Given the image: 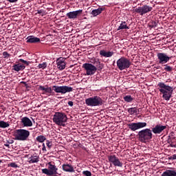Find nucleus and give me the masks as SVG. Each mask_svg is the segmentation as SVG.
<instances>
[{
    "label": "nucleus",
    "instance_id": "obj_1",
    "mask_svg": "<svg viewBox=\"0 0 176 176\" xmlns=\"http://www.w3.org/2000/svg\"><path fill=\"white\" fill-rule=\"evenodd\" d=\"M159 88V91L160 93L163 94L162 98L166 100V101H169L170 98H171V96L173 95V91H174V88L166 85L164 82H159L157 84Z\"/></svg>",
    "mask_w": 176,
    "mask_h": 176
},
{
    "label": "nucleus",
    "instance_id": "obj_2",
    "mask_svg": "<svg viewBox=\"0 0 176 176\" xmlns=\"http://www.w3.org/2000/svg\"><path fill=\"white\" fill-rule=\"evenodd\" d=\"M93 64L84 63L82 65V68L85 69L86 75L88 76H92V75H94V74L97 72V67L101 64V62H100L98 59H95Z\"/></svg>",
    "mask_w": 176,
    "mask_h": 176
},
{
    "label": "nucleus",
    "instance_id": "obj_3",
    "mask_svg": "<svg viewBox=\"0 0 176 176\" xmlns=\"http://www.w3.org/2000/svg\"><path fill=\"white\" fill-rule=\"evenodd\" d=\"M153 134L152 133V130H151V129H142L138 133L139 141H140V142H143V144L149 142L153 138Z\"/></svg>",
    "mask_w": 176,
    "mask_h": 176
},
{
    "label": "nucleus",
    "instance_id": "obj_4",
    "mask_svg": "<svg viewBox=\"0 0 176 176\" xmlns=\"http://www.w3.org/2000/svg\"><path fill=\"white\" fill-rule=\"evenodd\" d=\"M68 120L67 115L61 112H56L53 117V122L57 126H61L62 127H65V123Z\"/></svg>",
    "mask_w": 176,
    "mask_h": 176
},
{
    "label": "nucleus",
    "instance_id": "obj_5",
    "mask_svg": "<svg viewBox=\"0 0 176 176\" xmlns=\"http://www.w3.org/2000/svg\"><path fill=\"white\" fill-rule=\"evenodd\" d=\"M85 104L87 107H101L104 100L100 96H93L85 99Z\"/></svg>",
    "mask_w": 176,
    "mask_h": 176
},
{
    "label": "nucleus",
    "instance_id": "obj_6",
    "mask_svg": "<svg viewBox=\"0 0 176 176\" xmlns=\"http://www.w3.org/2000/svg\"><path fill=\"white\" fill-rule=\"evenodd\" d=\"M14 137L17 141H26L30 137V132L25 129H16L14 133Z\"/></svg>",
    "mask_w": 176,
    "mask_h": 176
},
{
    "label": "nucleus",
    "instance_id": "obj_7",
    "mask_svg": "<svg viewBox=\"0 0 176 176\" xmlns=\"http://www.w3.org/2000/svg\"><path fill=\"white\" fill-rule=\"evenodd\" d=\"M58 168L56 165L52 164V162L48 163V168L42 169V173L45 174L47 176H57L60 175L58 172H57Z\"/></svg>",
    "mask_w": 176,
    "mask_h": 176
},
{
    "label": "nucleus",
    "instance_id": "obj_8",
    "mask_svg": "<svg viewBox=\"0 0 176 176\" xmlns=\"http://www.w3.org/2000/svg\"><path fill=\"white\" fill-rule=\"evenodd\" d=\"M131 65V61H130L129 59L126 57L122 56L117 60V67L120 71L127 69V68H130Z\"/></svg>",
    "mask_w": 176,
    "mask_h": 176
},
{
    "label": "nucleus",
    "instance_id": "obj_9",
    "mask_svg": "<svg viewBox=\"0 0 176 176\" xmlns=\"http://www.w3.org/2000/svg\"><path fill=\"white\" fill-rule=\"evenodd\" d=\"M52 89L55 93H60V94H65L67 93H71L73 91L74 88L72 87L63 85V86H57L54 85Z\"/></svg>",
    "mask_w": 176,
    "mask_h": 176
},
{
    "label": "nucleus",
    "instance_id": "obj_10",
    "mask_svg": "<svg viewBox=\"0 0 176 176\" xmlns=\"http://www.w3.org/2000/svg\"><path fill=\"white\" fill-rule=\"evenodd\" d=\"M152 7L148 5H144L142 7H138L135 8L133 12L135 13H138L140 16H144V14H146V13H149V12H152Z\"/></svg>",
    "mask_w": 176,
    "mask_h": 176
},
{
    "label": "nucleus",
    "instance_id": "obj_11",
    "mask_svg": "<svg viewBox=\"0 0 176 176\" xmlns=\"http://www.w3.org/2000/svg\"><path fill=\"white\" fill-rule=\"evenodd\" d=\"M152 7L148 5H144L142 7H138L135 8L133 12L135 13H138L140 16H144V14H146V13H149V12H152Z\"/></svg>",
    "mask_w": 176,
    "mask_h": 176
},
{
    "label": "nucleus",
    "instance_id": "obj_12",
    "mask_svg": "<svg viewBox=\"0 0 176 176\" xmlns=\"http://www.w3.org/2000/svg\"><path fill=\"white\" fill-rule=\"evenodd\" d=\"M107 158L111 164H113L115 167H123V162H120V160L116 155H108Z\"/></svg>",
    "mask_w": 176,
    "mask_h": 176
},
{
    "label": "nucleus",
    "instance_id": "obj_13",
    "mask_svg": "<svg viewBox=\"0 0 176 176\" xmlns=\"http://www.w3.org/2000/svg\"><path fill=\"white\" fill-rule=\"evenodd\" d=\"M127 126L131 131H137V130H140V129L146 127V122H132L128 124Z\"/></svg>",
    "mask_w": 176,
    "mask_h": 176
},
{
    "label": "nucleus",
    "instance_id": "obj_14",
    "mask_svg": "<svg viewBox=\"0 0 176 176\" xmlns=\"http://www.w3.org/2000/svg\"><path fill=\"white\" fill-rule=\"evenodd\" d=\"M157 57L159 60L160 64H166V63H168V61H170V58H171V57H169L167 54L160 52L157 54Z\"/></svg>",
    "mask_w": 176,
    "mask_h": 176
},
{
    "label": "nucleus",
    "instance_id": "obj_15",
    "mask_svg": "<svg viewBox=\"0 0 176 176\" xmlns=\"http://www.w3.org/2000/svg\"><path fill=\"white\" fill-rule=\"evenodd\" d=\"M82 12H83V10H82L72 11V12H69L67 13L66 16H67V17H68V19L75 20V19H78V16H80V14H82Z\"/></svg>",
    "mask_w": 176,
    "mask_h": 176
},
{
    "label": "nucleus",
    "instance_id": "obj_16",
    "mask_svg": "<svg viewBox=\"0 0 176 176\" xmlns=\"http://www.w3.org/2000/svg\"><path fill=\"white\" fill-rule=\"evenodd\" d=\"M167 129L166 126L161 125V124H157L154 128L152 129L151 132L154 134H162L164 130Z\"/></svg>",
    "mask_w": 176,
    "mask_h": 176
},
{
    "label": "nucleus",
    "instance_id": "obj_17",
    "mask_svg": "<svg viewBox=\"0 0 176 176\" xmlns=\"http://www.w3.org/2000/svg\"><path fill=\"white\" fill-rule=\"evenodd\" d=\"M56 65L57 68L59 69L60 71H63V69H65V66L67 65V63H65V58H59L56 60Z\"/></svg>",
    "mask_w": 176,
    "mask_h": 176
},
{
    "label": "nucleus",
    "instance_id": "obj_18",
    "mask_svg": "<svg viewBox=\"0 0 176 176\" xmlns=\"http://www.w3.org/2000/svg\"><path fill=\"white\" fill-rule=\"evenodd\" d=\"M21 122L22 123L24 127H31L32 126V121L28 117H23L21 120Z\"/></svg>",
    "mask_w": 176,
    "mask_h": 176
},
{
    "label": "nucleus",
    "instance_id": "obj_19",
    "mask_svg": "<svg viewBox=\"0 0 176 176\" xmlns=\"http://www.w3.org/2000/svg\"><path fill=\"white\" fill-rule=\"evenodd\" d=\"M26 41L28 43H38V42H41V38L34 36H29L27 37Z\"/></svg>",
    "mask_w": 176,
    "mask_h": 176
},
{
    "label": "nucleus",
    "instance_id": "obj_20",
    "mask_svg": "<svg viewBox=\"0 0 176 176\" xmlns=\"http://www.w3.org/2000/svg\"><path fill=\"white\" fill-rule=\"evenodd\" d=\"M62 168L63 171H65L66 173H74L75 170L74 169V166L69 164H63L62 166Z\"/></svg>",
    "mask_w": 176,
    "mask_h": 176
},
{
    "label": "nucleus",
    "instance_id": "obj_21",
    "mask_svg": "<svg viewBox=\"0 0 176 176\" xmlns=\"http://www.w3.org/2000/svg\"><path fill=\"white\" fill-rule=\"evenodd\" d=\"M28 163H30V164H32L34 163H38V162H39V156L38 155H31L29 158H28Z\"/></svg>",
    "mask_w": 176,
    "mask_h": 176
},
{
    "label": "nucleus",
    "instance_id": "obj_22",
    "mask_svg": "<svg viewBox=\"0 0 176 176\" xmlns=\"http://www.w3.org/2000/svg\"><path fill=\"white\" fill-rule=\"evenodd\" d=\"M100 54L102 57H112L113 56V52H107L104 50L100 51Z\"/></svg>",
    "mask_w": 176,
    "mask_h": 176
},
{
    "label": "nucleus",
    "instance_id": "obj_23",
    "mask_svg": "<svg viewBox=\"0 0 176 176\" xmlns=\"http://www.w3.org/2000/svg\"><path fill=\"white\" fill-rule=\"evenodd\" d=\"M162 176H176V170H166Z\"/></svg>",
    "mask_w": 176,
    "mask_h": 176
},
{
    "label": "nucleus",
    "instance_id": "obj_24",
    "mask_svg": "<svg viewBox=\"0 0 176 176\" xmlns=\"http://www.w3.org/2000/svg\"><path fill=\"white\" fill-rule=\"evenodd\" d=\"M12 69H14V71H16V72H19V71H23V69H25V66L20 63L16 64L12 66Z\"/></svg>",
    "mask_w": 176,
    "mask_h": 176
},
{
    "label": "nucleus",
    "instance_id": "obj_25",
    "mask_svg": "<svg viewBox=\"0 0 176 176\" xmlns=\"http://www.w3.org/2000/svg\"><path fill=\"white\" fill-rule=\"evenodd\" d=\"M120 30H130V28L127 25V23L126 21H121L117 31H120Z\"/></svg>",
    "mask_w": 176,
    "mask_h": 176
},
{
    "label": "nucleus",
    "instance_id": "obj_26",
    "mask_svg": "<svg viewBox=\"0 0 176 176\" xmlns=\"http://www.w3.org/2000/svg\"><path fill=\"white\" fill-rule=\"evenodd\" d=\"M102 10H104L103 8H98V9L93 10L91 12V14H92L94 17H96V16H98V14H101Z\"/></svg>",
    "mask_w": 176,
    "mask_h": 176
},
{
    "label": "nucleus",
    "instance_id": "obj_27",
    "mask_svg": "<svg viewBox=\"0 0 176 176\" xmlns=\"http://www.w3.org/2000/svg\"><path fill=\"white\" fill-rule=\"evenodd\" d=\"M39 90H42V91H44L45 93H48L49 94H51L52 90V87L46 86V87L41 85L39 87Z\"/></svg>",
    "mask_w": 176,
    "mask_h": 176
},
{
    "label": "nucleus",
    "instance_id": "obj_28",
    "mask_svg": "<svg viewBox=\"0 0 176 176\" xmlns=\"http://www.w3.org/2000/svg\"><path fill=\"white\" fill-rule=\"evenodd\" d=\"M128 112L130 115H134V113H138L139 111L137 107H131L128 109Z\"/></svg>",
    "mask_w": 176,
    "mask_h": 176
},
{
    "label": "nucleus",
    "instance_id": "obj_29",
    "mask_svg": "<svg viewBox=\"0 0 176 176\" xmlns=\"http://www.w3.org/2000/svg\"><path fill=\"white\" fill-rule=\"evenodd\" d=\"M10 124L5 121H0V128L1 129H6V127H9Z\"/></svg>",
    "mask_w": 176,
    "mask_h": 176
},
{
    "label": "nucleus",
    "instance_id": "obj_30",
    "mask_svg": "<svg viewBox=\"0 0 176 176\" xmlns=\"http://www.w3.org/2000/svg\"><path fill=\"white\" fill-rule=\"evenodd\" d=\"M37 142H45V141H46V137H45L44 135H39L36 138Z\"/></svg>",
    "mask_w": 176,
    "mask_h": 176
},
{
    "label": "nucleus",
    "instance_id": "obj_31",
    "mask_svg": "<svg viewBox=\"0 0 176 176\" xmlns=\"http://www.w3.org/2000/svg\"><path fill=\"white\" fill-rule=\"evenodd\" d=\"M37 67L38 69H45L47 67V63L46 62H43V63H39Z\"/></svg>",
    "mask_w": 176,
    "mask_h": 176
},
{
    "label": "nucleus",
    "instance_id": "obj_32",
    "mask_svg": "<svg viewBox=\"0 0 176 176\" xmlns=\"http://www.w3.org/2000/svg\"><path fill=\"white\" fill-rule=\"evenodd\" d=\"M124 100L126 102H131L134 98L131 96L128 95L124 97Z\"/></svg>",
    "mask_w": 176,
    "mask_h": 176
},
{
    "label": "nucleus",
    "instance_id": "obj_33",
    "mask_svg": "<svg viewBox=\"0 0 176 176\" xmlns=\"http://www.w3.org/2000/svg\"><path fill=\"white\" fill-rule=\"evenodd\" d=\"M148 27L150 28H155V27H157V22L151 21L148 23Z\"/></svg>",
    "mask_w": 176,
    "mask_h": 176
},
{
    "label": "nucleus",
    "instance_id": "obj_34",
    "mask_svg": "<svg viewBox=\"0 0 176 176\" xmlns=\"http://www.w3.org/2000/svg\"><path fill=\"white\" fill-rule=\"evenodd\" d=\"M164 70L166 71L167 72H171L173 71V67L170 66H168L167 65H164Z\"/></svg>",
    "mask_w": 176,
    "mask_h": 176
},
{
    "label": "nucleus",
    "instance_id": "obj_35",
    "mask_svg": "<svg viewBox=\"0 0 176 176\" xmlns=\"http://www.w3.org/2000/svg\"><path fill=\"white\" fill-rule=\"evenodd\" d=\"M46 145L49 148V149H51L52 146H53V143H52V142H50L49 140H47L46 141Z\"/></svg>",
    "mask_w": 176,
    "mask_h": 176
},
{
    "label": "nucleus",
    "instance_id": "obj_36",
    "mask_svg": "<svg viewBox=\"0 0 176 176\" xmlns=\"http://www.w3.org/2000/svg\"><path fill=\"white\" fill-rule=\"evenodd\" d=\"M14 142V140H10V141H7L6 144H5V146H7L8 148H10V144H13Z\"/></svg>",
    "mask_w": 176,
    "mask_h": 176
},
{
    "label": "nucleus",
    "instance_id": "obj_37",
    "mask_svg": "<svg viewBox=\"0 0 176 176\" xmlns=\"http://www.w3.org/2000/svg\"><path fill=\"white\" fill-rule=\"evenodd\" d=\"M82 174H83V175H85V176H91V172H90L89 170L82 171Z\"/></svg>",
    "mask_w": 176,
    "mask_h": 176
},
{
    "label": "nucleus",
    "instance_id": "obj_38",
    "mask_svg": "<svg viewBox=\"0 0 176 176\" xmlns=\"http://www.w3.org/2000/svg\"><path fill=\"white\" fill-rule=\"evenodd\" d=\"M19 62L23 63V64H25V65H30V62L24 60V59H19Z\"/></svg>",
    "mask_w": 176,
    "mask_h": 176
},
{
    "label": "nucleus",
    "instance_id": "obj_39",
    "mask_svg": "<svg viewBox=\"0 0 176 176\" xmlns=\"http://www.w3.org/2000/svg\"><path fill=\"white\" fill-rule=\"evenodd\" d=\"M10 167H12L13 168H17L19 166H17V164L12 162L10 164Z\"/></svg>",
    "mask_w": 176,
    "mask_h": 176
},
{
    "label": "nucleus",
    "instance_id": "obj_40",
    "mask_svg": "<svg viewBox=\"0 0 176 176\" xmlns=\"http://www.w3.org/2000/svg\"><path fill=\"white\" fill-rule=\"evenodd\" d=\"M3 56L4 58H6L7 57H10V54H9V53H8L7 52H3Z\"/></svg>",
    "mask_w": 176,
    "mask_h": 176
},
{
    "label": "nucleus",
    "instance_id": "obj_41",
    "mask_svg": "<svg viewBox=\"0 0 176 176\" xmlns=\"http://www.w3.org/2000/svg\"><path fill=\"white\" fill-rule=\"evenodd\" d=\"M169 160H176V155H173L172 156L169 157Z\"/></svg>",
    "mask_w": 176,
    "mask_h": 176
},
{
    "label": "nucleus",
    "instance_id": "obj_42",
    "mask_svg": "<svg viewBox=\"0 0 176 176\" xmlns=\"http://www.w3.org/2000/svg\"><path fill=\"white\" fill-rule=\"evenodd\" d=\"M168 144H170V146H171V148H175L176 147V146L173 144V140L169 141L168 142Z\"/></svg>",
    "mask_w": 176,
    "mask_h": 176
},
{
    "label": "nucleus",
    "instance_id": "obj_43",
    "mask_svg": "<svg viewBox=\"0 0 176 176\" xmlns=\"http://www.w3.org/2000/svg\"><path fill=\"white\" fill-rule=\"evenodd\" d=\"M68 105H69V107H74V102H72V101H69V102H68Z\"/></svg>",
    "mask_w": 176,
    "mask_h": 176
},
{
    "label": "nucleus",
    "instance_id": "obj_44",
    "mask_svg": "<svg viewBox=\"0 0 176 176\" xmlns=\"http://www.w3.org/2000/svg\"><path fill=\"white\" fill-rule=\"evenodd\" d=\"M8 2H10V3H14V2H17V1L19 0H7Z\"/></svg>",
    "mask_w": 176,
    "mask_h": 176
},
{
    "label": "nucleus",
    "instance_id": "obj_45",
    "mask_svg": "<svg viewBox=\"0 0 176 176\" xmlns=\"http://www.w3.org/2000/svg\"><path fill=\"white\" fill-rule=\"evenodd\" d=\"M43 12V10H39L37 11L38 14H41Z\"/></svg>",
    "mask_w": 176,
    "mask_h": 176
},
{
    "label": "nucleus",
    "instance_id": "obj_46",
    "mask_svg": "<svg viewBox=\"0 0 176 176\" xmlns=\"http://www.w3.org/2000/svg\"><path fill=\"white\" fill-rule=\"evenodd\" d=\"M42 151H46V147H43V148H42Z\"/></svg>",
    "mask_w": 176,
    "mask_h": 176
},
{
    "label": "nucleus",
    "instance_id": "obj_47",
    "mask_svg": "<svg viewBox=\"0 0 176 176\" xmlns=\"http://www.w3.org/2000/svg\"><path fill=\"white\" fill-rule=\"evenodd\" d=\"M21 83H23V85H27V82L22 81Z\"/></svg>",
    "mask_w": 176,
    "mask_h": 176
},
{
    "label": "nucleus",
    "instance_id": "obj_48",
    "mask_svg": "<svg viewBox=\"0 0 176 176\" xmlns=\"http://www.w3.org/2000/svg\"><path fill=\"white\" fill-rule=\"evenodd\" d=\"M45 143L43 144V148H45Z\"/></svg>",
    "mask_w": 176,
    "mask_h": 176
},
{
    "label": "nucleus",
    "instance_id": "obj_49",
    "mask_svg": "<svg viewBox=\"0 0 176 176\" xmlns=\"http://www.w3.org/2000/svg\"><path fill=\"white\" fill-rule=\"evenodd\" d=\"M1 163H2V160H0V164H1Z\"/></svg>",
    "mask_w": 176,
    "mask_h": 176
}]
</instances>
